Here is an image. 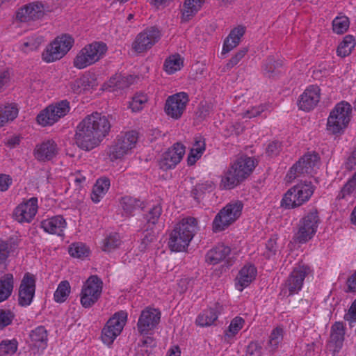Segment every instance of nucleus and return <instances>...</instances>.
Masks as SVG:
<instances>
[{
    "mask_svg": "<svg viewBox=\"0 0 356 356\" xmlns=\"http://www.w3.org/2000/svg\"><path fill=\"white\" fill-rule=\"evenodd\" d=\"M110 129V122L105 115L92 113L86 116L76 127L75 142L82 149L90 150L100 144Z\"/></svg>",
    "mask_w": 356,
    "mask_h": 356,
    "instance_id": "1",
    "label": "nucleus"
},
{
    "mask_svg": "<svg viewBox=\"0 0 356 356\" xmlns=\"http://www.w3.org/2000/svg\"><path fill=\"white\" fill-rule=\"evenodd\" d=\"M255 168L254 161L248 156H242L232 163L224 172L220 184L222 189L230 190L244 181Z\"/></svg>",
    "mask_w": 356,
    "mask_h": 356,
    "instance_id": "2",
    "label": "nucleus"
},
{
    "mask_svg": "<svg viewBox=\"0 0 356 356\" xmlns=\"http://www.w3.org/2000/svg\"><path fill=\"white\" fill-rule=\"evenodd\" d=\"M197 230V221L193 217L182 218L170 234L168 246L172 251L181 252L188 246Z\"/></svg>",
    "mask_w": 356,
    "mask_h": 356,
    "instance_id": "3",
    "label": "nucleus"
},
{
    "mask_svg": "<svg viewBox=\"0 0 356 356\" xmlns=\"http://www.w3.org/2000/svg\"><path fill=\"white\" fill-rule=\"evenodd\" d=\"M106 51V44L102 42L87 44L78 52L74 58L73 65L77 69H84L99 61Z\"/></svg>",
    "mask_w": 356,
    "mask_h": 356,
    "instance_id": "4",
    "label": "nucleus"
},
{
    "mask_svg": "<svg viewBox=\"0 0 356 356\" xmlns=\"http://www.w3.org/2000/svg\"><path fill=\"white\" fill-rule=\"evenodd\" d=\"M313 193L314 186L311 182H300L286 191L281 206L285 209L298 207L307 202Z\"/></svg>",
    "mask_w": 356,
    "mask_h": 356,
    "instance_id": "5",
    "label": "nucleus"
},
{
    "mask_svg": "<svg viewBox=\"0 0 356 356\" xmlns=\"http://www.w3.org/2000/svg\"><path fill=\"white\" fill-rule=\"evenodd\" d=\"M351 106L345 102L337 104L330 112L327 129L333 134L341 133L348 127L351 118Z\"/></svg>",
    "mask_w": 356,
    "mask_h": 356,
    "instance_id": "6",
    "label": "nucleus"
},
{
    "mask_svg": "<svg viewBox=\"0 0 356 356\" xmlns=\"http://www.w3.org/2000/svg\"><path fill=\"white\" fill-rule=\"evenodd\" d=\"M243 204L241 201L235 200L227 204L216 216L213 222L214 232L224 230L234 223L241 215Z\"/></svg>",
    "mask_w": 356,
    "mask_h": 356,
    "instance_id": "7",
    "label": "nucleus"
},
{
    "mask_svg": "<svg viewBox=\"0 0 356 356\" xmlns=\"http://www.w3.org/2000/svg\"><path fill=\"white\" fill-rule=\"evenodd\" d=\"M73 38L67 34L56 37L43 51L42 58L47 63L61 59L72 47Z\"/></svg>",
    "mask_w": 356,
    "mask_h": 356,
    "instance_id": "8",
    "label": "nucleus"
},
{
    "mask_svg": "<svg viewBox=\"0 0 356 356\" xmlns=\"http://www.w3.org/2000/svg\"><path fill=\"white\" fill-rule=\"evenodd\" d=\"M320 166V157L316 152L304 154L290 169L286 175L288 181H292L297 177L305 174L316 172Z\"/></svg>",
    "mask_w": 356,
    "mask_h": 356,
    "instance_id": "9",
    "label": "nucleus"
},
{
    "mask_svg": "<svg viewBox=\"0 0 356 356\" xmlns=\"http://www.w3.org/2000/svg\"><path fill=\"white\" fill-rule=\"evenodd\" d=\"M103 289V282L97 275H90L81 288L80 302L85 308H89L100 298Z\"/></svg>",
    "mask_w": 356,
    "mask_h": 356,
    "instance_id": "10",
    "label": "nucleus"
},
{
    "mask_svg": "<svg viewBox=\"0 0 356 356\" xmlns=\"http://www.w3.org/2000/svg\"><path fill=\"white\" fill-rule=\"evenodd\" d=\"M127 318V313L122 311L110 318L102 332V339L104 343L110 345L113 342L123 330Z\"/></svg>",
    "mask_w": 356,
    "mask_h": 356,
    "instance_id": "11",
    "label": "nucleus"
},
{
    "mask_svg": "<svg viewBox=\"0 0 356 356\" xmlns=\"http://www.w3.org/2000/svg\"><path fill=\"white\" fill-rule=\"evenodd\" d=\"M70 111L69 102L61 101L55 105H50L37 116L38 122L45 127L52 125L64 117Z\"/></svg>",
    "mask_w": 356,
    "mask_h": 356,
    "instance_id": "12",
    "label": "nucleus"
},
{
    "mask_svg": "<svg viewBox=\"0 0 356 356\" xmlns=\"http://www.w3.org/2000/svg\"><path fill=\"white\" fill-rule=\"evenodd\" d=\"M160 31L149 27L138 33L132 43V49L136 53H144L150 49L161 38Z\"/></svg>",
    "mask_w": 356,
    "mask_h": 356,
    "instance_id": "13",
    "label": "nucleus"
},
{
    "mask_svg": "<svg viewBox=\"0 0 356 356\" xmlns=\"http://www.w3.org/2000/svg\"><path fill=\"white\" fill-rule=\"evenodd\" d=\"M309 273L307 266L300 264L295 267L285 282L282 293L286 295L288 292L289 296L297 293L302 289L304 280Z\"/></svg>",
    "mask_w": 356,
    "mask_h": 356,
    "instance_id": "14",
    "label": "nucleus"
},
{
    "mask_svg": "<svg viewBox=\"0 0 356 356\" xmlns=\"http://www.w3.org/2000/svg\"><path fill=\"white\" fill-rule=\"evenodd\" d=\"M318 221L319 218L316 210L305 216L300 222L299 229L296 235V240L301 243L310 240L316 232Z\"/></svg>",
    "mask_w": 356,
    "mask_h": 356,
    "instance_id": "15",
    "label": "nucleus"
},
{
    "mask_svg": "<svg viewBox=\"0 0 356 356\" xmlns=\"http://www.w3.org/2000/svg\"><path fill=\"white\" fill-rule=\"evenodd\" d=\"M186 92H179L168 97L165 104V112L168 116L177 120L183 115L188 102Z\"/></svg>",
    "mask_w": 356,
    "mask_h": 356,
    "instance_id": "16",
    "label": "nucleus"
},
{
    "mask_svg": "<svg viewBox=\"0 0 356 356\" xmlns=\"http://www.w3.org/2000/svg\"><path fill=\"white\" fill-rule=\"evenodd\" d=\"M161 312L152 307H146L141 312L137 323V328L141 334H148L159 323Z\"/></svg>",
    "mask_w": 356,
    "mask_h": 356,
    "instance_id": "17",
    "label": "nucleus"
},
{
    "mask_svg": "<svg viewBox=\"0 0 356 356\" xmlns=\"http://www.w3.org/2000/svg\"><path fill=\"white\" fill-rule=\"evenodd\" d=\"M38 199L31 197L19 204L13 211L14 219L19 223H29L38 211Z\"/></svg>",
    "mask_w": 356,
    "mask_h": 356,
    "instance_id": "18",
    "label": "nucleus"
},
{
    "mask_svg": "<svg viewBox=\"0 0 356 356\" xmlns=\"http://www.w3.org/2000/svg\"><path fill=\"white\" fill-rule=\"evenodd\" d=\"M185 147L180 143H175L163 154L159 161V165L163 170L175 168L182 159L185 154Z\"/></svg>",
    "mask_w": 356,
    "mask_h": 356,
    "instance_id": "19",
    "label": "nucleus"
},
{
    "mask_svg": "<svg viewBox=\"0 0 356 356\" xmlns=\"http://www.w3.org/2000/svg\"><path fill=\"white\" fill-rule=\"evenodd\" d=\"M35 290V279L33 275L26 273L22 280L19 290V304L29 305L33 298Z\"/></svg>",
    "mask_w": 356,
    "mask_h": 356,
    "instance_id": "20",
    "label": "nucleus"
},
{
    "mask_svg": "<svg viewBox=\"0 0 356 356\" xmlns=\"http://www.w3.org/2000/svg\"><path fill=\"white\" fill-rule=\"evenodd\" d=\"M44 6L39 2H33L24 6L17 13V18L22 22L38 20L44 15Z\"/></svg>",
    "mask_w": 356,
    "mask_h": 356,
    "instance_id": "21",
    "label": "nucleus"
},
{
    "mask_svg": "<svg viewBox=\"0 0 356 356\" xmlns=\"http://www.w3.org/2000/svg\"><path fill=\"white\" fill-rule=\"evenodd\" d=\"M321 90L317 86H310L300 96L298 107L300 109L309 111L313 109L319 102Z\"/></svg>",
    "mask_w": 356,
    "mask_h": 356,
    "instance_id": "22",
    "label": "nucleus"
},
{
    "mask_svg": "<svg viewBox=\"0 0 356 356\" xmlns=\"http://www.w3.org/2000/svg\"><path fill=\"white\" fill-rule=\"evenodd\" d=\"M57 154V145L54 140H47L36 145L34 155L40 161H47L52 159Z\"/></svg>",
    "mask_w": 356,
    "mask_h": 356,
    "instance_id": "23",
    "label": "nucleus"
},
{
    "mask_svg": "<svg viewBox=\"0 0 356 356\" xmlns=\"http://www.w3.org/2000/svg\"><path fill=\"white\" fill-rule=\"evenodd\" d=\"M257 270L254 266L248 265L243 267L236 278V286L237 289L242 291L255 278Z\"/></svg>",
    "mask_w": 356,
    "mask_h": 356,
    "instance_id": "24",
    "label": "nucleus"
},
{
    "mask_svg": "<svg viewBox=\"0 0 356 356\" xmlns=\"http://www.w3.org/2000/svg\"><path fill=\"white\" fill-rule=\"evenodd\" d=\"M344 334V326L342 323L336 322L332 325L328 346L333 352H338L342 347Z\"/></svg>",
    "mask_w": 356,
    "mask_h": 356,
    "instance_id": "25",
    "label": "nucleus"
},
{
    "mask_svg": "<svg viewBox=\"0 0 356 356\" xmlns=\"http://www.w3.org/2000/svg\"><path fill=\"white\" fill-rule=\"evenodd\" d=\"M41 227L46 232L61 236L66 227V222L61 216H56L42 221Z\"/></svg>",
    "mask_w": 356,
    "mask_h": 356,
    "instance_id": "26",
    "label": "nucleus"
},
{
    "mask_svg": "<svg viewBox=\"0 0 356 356\" xmlns=\"http://www.w3.org/2000/svg\"><path fill=\"white\" fill-rule=\"evenodd\" d=\"M229 252L230 248L228 246L219 244L207 252V261L211 264H216L225 259Z\"/></svg>",
    "mask_w": 356,
    "mask_h": 356,
    "instance_id": "27",
    "label": "nucleus"
},
{
    "mask_svg": "<svg viewBox=\"0 0 356 356\" xmlns=\"http://www.w3.org/2000/svg\"><path fill=\"white\" fill-rule=\"evenodd\" d=\"M110 187V180L106 177H102L97 180L94 185L91 199L93 202L98 203L105 195Z\"/></svg>",
    "mask_w": 356,
    "mask_h": 356,
    "instance_id": "28",
    "label": "nucleus"
},
{
    "mask_svg": "<svg viewBox=\"0 0 356 356\" xmlns=\"http://www.w3.org/2000/svg\"><path fill=\"white\" fill-rule=\"evenodd\" d=\"M205 0H185L182 8V19L188 21L202 7Z\"/></svg>",
    "mask_w": 356,
    "mask_h": 356,
    "instance_id": "29",
    "label": "nucleus"
},
{
    "mask_svg": "<svg viewBox=\"0 0 356 356\" xmlns=\"http://www.w3.org/2000/svg\"><path fill=\"white\" fill-rule=\"evenodd\" d=\"M30 339L33 346L41 349H44L47 344V332L42 326H39L30 333Z\"/></svg>",
    "mask_w": 356,
    "mask_h": 356,
    "instance_id": "30",
    "label": "nucleus"
},
{
    "mask_svg": "<svg viewBox=\"0 0 356 356\" xmlns=\"http://www.w3.org/2000/svg\"><path fill=\"white\" fill-rule=\"evenodd\" d=\"M93 86V79L89 76H83L70 83L71 90L76 94L89 90Z\"/></svg>",
    "mask_w": 356,
    "mask_h": 356,
    "instance_id": "31",
    "label": "nucleus"
},
{
    "mask_svg": "<svg viewBox=\"0 0 356 356\" xmlns=\"http://www.w3.org/2000/svg\"><path fill=\"white\" fill-rule=\"evenodd\" d=\"M138 140V134L134 131L122 134L118 136L115 140L128 153L136 146Z\"/></svg>",
    "mask_w": 356,
    "mask_h": 356,
    "instance_id": "32",
    "label": "nucleus"
},
{
    "mask_svg": "<svg viewBox=\"0 0 356 356\" xmlns=\"http://www.w3.org/2000/svg\"><path fill=\"white\" fill-rule=\"evenodd\" d=\"M13 289V276L8 273L0 279V302L6 300Z\"/></svg>",
    "mask_w": 356,
    "mask_h": 356,
    "instance_id": "33",
    "label": "nucleus"
},
{
    "mask_svg": "<svg viewBox=\"0 0 356 356\" xmlns=\"http://www.w3.org/2000/svg\"><path fill=\"white\" fill-rule=\"evenodd\" d=\"M182 66L183 60L179 54L169 56L164 63V70L170 74L180 70Z\"/></svg>",
    "mask_w": 356,
    "mask_h": 356,
    "instance_id": "34",
    "label": "nucleus"
},
{
    "mask_svg": "<svg viewBox=\"0 0 356 356\" xmlns=\"http://www.w3.org/2000/svg\"><path fill=\"white\" fill-rule=\"evenodd\" d=\"M134 81L131 76H122L116 74L109 80V87L117 89H123L129 87Z\"/></svg>",
    "mask_w": 356,
    "mask_h": 356,
    "instance_id": "35",
    "label": "nucleus"
},
{
    "mask_svg": "<svg viewBox=\"0 0 356 356\" xmlns=\"http://www.w3.org/2000/svg\"><path fill=\"white\" fill-rule=\"evenodd\" d=\"M355 42L352 35H348L345 36L343 41L338 46L337 55L341 57L348 56L355 47Z\"/></svg>",
    "mask_w": 356,
    "mask_h": 356,
    "instance_id": "36",
    "label": "nucleus"
},
{
    "mask_svg": "<svg viewBox=\"0 0 356 356\" xmlns=\"http://www.w3.org/2000/svg\"><path fill=\"white\" fill-rule=\"evenodd\" d=\"M70 291L71 287L68 281H62L54 294V300L58 303L64 302L69 296Z\"/></svg>",
    "mask_w": 356,
    "mask_h": 356,
    "instance_id": "37",
    "label": "nucleus"
},
{
    "mask_svg": "<svg viewBox=\"0 0 356 356\" xmlns=\"http://www.w3.org/2000/svg\"><path fill=\"white\" fill-rule=\"evenodd\" d=\"M218 318L217 312L214 309H209L200 314L196 320L197 323L202 326L211 325Z\"/></svg>",
    "mask_w": 356,
    "mask_h": 356,
    "instance_id": "38",
    "label": "nucleus"
},
{
    "mask_svg": "<svg viewBox=\"0 0 356 356\" xmlns=\"http://www.w3.org/2000/svg\"><path fill=\"white\" fill-rule=\"evenodd\" d=\"M282 66L281 60H275L273 58H269L266 60L264 65V71L265 74L269 77H274L280 72V68Z\"/></svg>",
    "mask_w": 356,
    "mask_h": 356,
    "instance_id": "39",
    "label": "nucleus"
},
{
    "mask_svg": "<svg viewBox=\"0 0 356 356\" xmlns=\"http://www.w3.org/2000/svg\"><path fill=\"white\" fill-rule=\"evenodd\" d=\"M162 213V208L160 204H156L149 211L148 213L145 216V219L147 224V227L145 229L146 231H148L149 229H152V227L154 225L159 218H160Z\"/></svg>",
    "mask_w": 356,
    "mask_h": 356,
    "instance_id": "40",
    "label": "nucleus"
},
{
    "mask_svg": "<svg viewBox=\"0 0 356 356\" xmlns=\"http://www.w3.org/2000/svg\"><path fill=\"white\" fill-rule=\"evenodd\" d=\"M120 204H121L122 209L124 210V211L126 213H127L129 215H131L132 213L136 209L139 208L140 202H139V200H138L134 197L126 196V197H122V199L120 200Z\"/></svg>",
    "mask_w": 356,
    "mask_h": 356,
    "instance_id": "41",
    "label": "nucleus"
},
{
    "mask_svg": "<svg viewBox=\"0 0 356 356\" xmlns=\"http://www.w3.org/2000/svg\"><path fill=\"white\" fill-rule=\"evenodd\" d=\"M18 343L16 339L3 340L0 343V356L13 355L17 350Z\"/></svg>",
    "mask_w": 356,
    "mask_h": 356,
    "instance_id": "42",
    "label": "nucleus"
},
{
    "mask_svg": "<svg viewBox=\"0 0 356 356\" xmlns=\"http://www.w3.org/2000/svg\"><path fill=\"white\" fill-rule=\"evenodd\" d=\"M0 112L2 115V118L4 119L5 124H6L16 118L18 114V109L13 104H8L0 106Z\"/></svg>",
    "mask_w": 356,
    "mask_h": 356,
    "instance_id": "43",
    "label": "nucleus"
},
{
    "mask_svg": "<svg viewBox=\"0 0 356 356\" xmlns=\"http://www.w3.org/2000/svg\"><path fill=\"white\" fill-rule=\"evenodd\" d=\"M349 24L350 22L347 17H337L332 22L333 31L337 34H343L348 30Z\"/></svg>",
    "mask_w": 356,
    "mask_h": 356,
    "instance_id": "44",
    "label": "nucleus"
},
{
    "mask_svg": "<svg viewBox=\"0 0 356 356\" xmlns=\"http://www.w3.org/2000/svg\"><path fill=\"white\" fill-rule=\"evenodd\" d=\"M129 153L116 141L108 148L107 154L111 161H114L122 159Z\"/></svg>",
    "mask_w": 356,
    "mask_h": 356,
    "instance_id": "45",
    "label": "nucleus"
},
{
    "mask_svg": "<svg viewBox=\"0 0 356 356\" xmlns=\"http://www.w3.org/2000/svg\"><path fill=\"white\" fill-rule=\"evenodd\" d=\"M352 179L343 187L339 192L337 198L350 200L352 197L356 196V184Z\"/></svg>",
    "mask_w": 356,
    "mask_h": 356,
    "instance_id": "46",
    "label": "nucleus"
},
{
    "mask_svg": "<svg viewBox=\"0 0 356 356\" xmlns=\"http://www.w3.org/2000/svg\"><path fill=\"white\" fill-rule=\"evenodd\" d=\"M147 97L143 93H136L129 102V107L134 112L143 109L144 105L147 102Z\"/></svg>",
    "mask_w": 356,
    "mask_h": 356,
    "instance_id": "47",
    "label": "nucleus"
},
{
    "mask_svg": "<svg viewBox=\"0 0 356 356\" xmlns=\"http://www.w3.org/2000/svg\"><path fill=\"white\" fill-rule=\"evenodd\" d=\"M121 244L120 236L117 233L111 234L103 242L102 250L104 251H111Z\"/></svg>",
    "mask_w": 356,
    "mask_h": 356,
    "instance_id": "48",
    "label": "nucleus"
},
{
    "mask_svg": "<svg viewBox=\"0 0 356 356\" xmlns=\"http://www.w3.org/2000/svg\"><path fill=\"white\" fill-rule=\"evenodd\" d=\"M69 254L76 258H83L88 255V250L86 246L80 243H73L69 247Z\"/></svg>",
    "mask_w": 356,
    "mask_h": 356,
    "instance_id": "49",
    "label": "nucleus"
},
{
    "mask_svg": "<svg viewBox=\"0 0 356 356\" xmlns=\"http://www.w3.org/2000/svg\"><path fill=\"white\" fill-rule=\"evenodd\" d=\"M44 39L42 36H32L29 38L26 42H24L22 47V50L25 53H27L29 51L35 50L40 47Z\"/></svg>",
    "mask_w": 356,
    "mask_h": 356,
    "instance_id": "50",
    "label": "nucleus"
},
{
    "mask_svg": "<svg viewBox=\"0 0 356 356\" xmlns=\"http://www.w3.org/2000/svg\"><path fill=\"white\" fill-rule=\"evenodd\" d=\"M247 52V48H243L240 49L234 56H232L229 60L227 63L223 67H222V72H225L230 70L240 62V60L245 56Z\"/></svg>",
    "mask_w": 356,
    "mask_h": 356,
    "instance_id": "51",
    "label": "nucleus"
},
{
    "mask_svg": "<svg viewBox=\"0 0 356 356\" xmlns=\"http://www.w3.org/2000/svg\"><path fill=\"white\" fill-rule=\"evenodd\" d=\"M244 321L242 318L236 317L232 321L226 331L225 336L230 338L233 337L243 327Z\"/></svg>",
    "mask_w": 356,
    "mask_h": 356,
    "instance_id": "52",
    "label": "nucleus"
},
{
    "mask_svg": "<svg viewBox=\"0 0 356 356\" xmlns=\"http://www.w3.org/2000/svg\"><path fill=\"white\" fill-rule=\"evenodd\" d=\"M283 333L284 330L281 327H277L273 329L270 335L269 344L276 348L283 339Z\"/></svg>",
    "mask_w": 356,
    "mask_h": 356,
    "instance_id": "53",
    "label": "nucleus"
},
{
    "mask_svg": "<svg viewBox=\"0 0 356 356\" xmlns=\"http://www.w3.org/2000/svg\"><path fill=\"white\" fill-rule=\"evenodd\" d=\"M14 318V314L10 310L0 309V330L10 325Z\"/></svg>",
    "mask_w": 356,
    "mask_h": 356,
    "instance_id": "54",
    "label": "nucleus"
},
{
    "mask_svg": "<svg viewBox=\"0 0 356 356\" xmlns=\"http://www.w3.org/2000/svg\"><path fill=\"white\" fill-rule=\"evenodd\" d=\"M195 282L193 278L184 277L179 280L177 283V291L180 293H184L188 289L193 287Z\"/></svg>",
    "mask_w": 356,
    "mask_h": 356,
    "instance_id": "55",
    "label": "nucleus"
},
{
    "mask_svg": "<svg viewBox=\"0 0 356 356\" xmlns=\"http://www.w3.org/2000/svg\"><path fill=\"white\" fill-rule=\"evenodd\" d=\"M262 347L255 341L249 343L246 348L245 356H262Z\"/></svg>",
    "mask_w": 356,
    "mask_h": 356,
    "instance_id": "56",
    "label": "nucleus"
},
{
    "mask_svg": "<svg viewBox=\"0 0 356 356\" xmlns=\"http://www.w3.org/2000/svg\"><path fill=\"white\" fill-rule=\"evenodd\" d=\"M12 246L4 241L0 240V264L3 263L8 258Z\"/></svg>",
    "mask_w": 356,
    "mask_h": 356,
    "instance_id": "57",
    "label": "nucleus"
},
{
    "mask_svg": "<svg viewBox=\"0 0 356 356\" xmlns=\"http://www.w3.org/2000/svg\"><path fill=\"white\" fill-rule=\"evenodd\" d=\"M245 31V27L238 26L232 29L227 37L231 39V40L237 41V44L238 45Z\"/></svg>",
    "mask_w": 356,
    "mask_h": 356,
    "instance_id": "58",
    "label": "nucleus"
},
{
    "mask_svg": "<svg viewBox=\"0 0 356 356\" xmlns=\"http://www.w3.org/2000/svg\"><path fill=\"white\" fill-rule=\"evenodd\" d=\"M193 151H195L197 154L202 155L205 150V142L201 137H197L195 138V142L191 148Z\"/></svg>",
    "mask_w": 356,
    "mask_h": 356,
    "instance_id": "59",
    "label": "nucleus"
},
{
    "mask_svg": "<svg viewBox=\"0 0 356 356\" xmlns=\"http://www.w3.org/2000/svg\"><path fill=\"white\" fill-rule=\"evenodd\" d=\"M266 256L270 258L273 255H275L277 251V245L275 239L270 238L266 243Z\"/></svg>",
    "mask_w": 356,
    "mask_h": 356,
    "instance_id": "60",
    "label": "nucleus"
},
{
    "mask_svg": "<svg viewBox=\"0 0 356 356\" xmlns=\"http://www.w3.org/2000/svg\"><path fill=\"white\" fill-rule=\"evenodd\" d=\"M344 319L349 323L356 321V299L352 303L348 312L344 315Z\"/></svg>",
    "mask_w": 356,
    "mask_h": 356,
    "instance_id": "61",
    "label": "nucleus"
},
{
    "mask_svg": "<svg viewBox=\"0 0 356 356\" xmlns=\"http://www.w3.org/2000/svg\"><path fill=\"white\" fill-rule=\"evenodd\" d=\"M12 184V179L9 175H0V191H6Z\"/></svg>",
    "mask_w": 356,
    "mask_h": 356,
    "instance_id": "62",
    "label": "nucleus"
},
{
    "mask_svg": "<svg viewBox=\"0 0 356 356\" xmlns=\"http://www.w3.org/2000/svg\"><path fill=\"white\" fill-rule=\"evenodd\" d=\"M238 46L237 41L231 40L228 37L224 41L222 54H225Z\"/></svg>",
    "mask_w": 356,
    "mask_h": 356,
    "instance_id": "63",
    "label": "nucleus"
},
{
    "mask_svg": "<svg viewBox=\"0 0 356 356\" xmlns=\"http://www.w3.org/2000/svg\"><path fill=\"white\" fill-rule=\"evenodd\" d=\"M346 284L348 286L346 292L356 293V272L348 277Z\"/></svg>",
    "mask_w": 356,
    "mask_h": 356,
    "instance_id": "64",
    "label": "nucleus"
}]
</instances>
